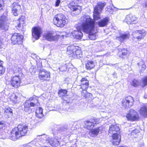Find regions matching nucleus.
Segmentation results:
<instances>
[{
	"mask_svg": "<svg viewBox=\"0 0 147 147\" xmlns=\"http://www.w3.org/2000/svg\"><path fill=\"white\" fill-rule=\"evenodd\" d=\"M43 37L45 40L49 41L57 40L58 36L56 32L53 31L45 32L43 35Z\"/></svg>",
	"mask_w": 147,
	"mask_h": 147,
	"instance_id": "nucleus-6",
	"label": "nucleus"
},
{
	"mask_svg": "<svg viewBox=\"0 0 147 147\" xmlns=\"http://www.w3.org/2000/svg\"><path fill=\"white\" fill-rule=\"evenodd\" d=\"M66 97L65 96H64L63 99H64V101H65L67 103H69L70 102V98H68L67 99H66Z\"/></svg>",
	"mask_w": 147,
	"mask_h": 147,
	"instance_id": "nucleus-50",
	"label": "nucleus"
},
{
	"mask_svg": "<svg viewBox=\"0 0 147 147\" xmlns=\"http://www.w3.org/2000/svg\"><path fill=\"white\" fill-rule=\"evenodd\" d=\"M109 21L108 18L107 17H106L98 21V25L100 27H104L107 25Z\"/></svg>",
	"mask_w": 147,
	"mask_h": 147,
	"instance_id": "nucleus-26",
	"label": "nucleus"
},
{
	"mask_svg": "<svg viewBox=\"0 0 147 147\" xmlns=\"http://www.w3.org/2000/svg\"><path fill=\"white\" fill-rule=\"evenodd\" d=\"M138 65L139 66V68L141 69L142 71L146 69V67L144 62L143 60H142L138 63Z\"/></svg>",
	"mask_w": 147,
	"mask_h": 147,
	"instance_id": "nucleus-37",
	"label": "nucleus"
},
{
	"mask_svg": "<svg viewBox=\"0 0 147 147\" xmlns=\"http://www.w3.org/2000/svg\"><path fill=\"white\" fill-rule=\"evenodd\" d=\"M139 132V130L137 129H134L133 131H132V133L133 134H137V133H138Z\"/></svg>",
	"mask_w": 147,
	"mask_h": 147,
	"instance_id": "nucleus-49",
	"label": "nucleus"
},
{
	"mask_svg": "<svg viewBox=\"0 0 147 147\" xmlns=\"http://www.w3.org/2000/svg\"><path fill=\"white\" fill-rule=\"evenodd\" d=\"M73 2L70 3L69 7L72 11L71 14H74L75 15L79 14L81 11V7L78 5H73Z\"/></svg>",
	"mask_w": 147,
	"mask_h": 147,
	"instance_id": "nucleus-11",
	"label": "nucleus"
},
{
	"mask_svg": "<svg viewBox=\"0 0 147 147\" xmlns=\"http://www.w3.org/2000/svg\"><path fill=\"white\" fill-rule=\"evenodd\" d=\"M95 63L91 60H88L86 63V69L90 70L95 66Z\"/></svg>",
	"mask_w": 147,
	"mask_h": 147,
	"instance_id": "nucleus-29",
	"label": "nucleus"
},
{
	"mask_svg": "<svg viewBox=\"0 0 147 147\" xmlns=\"http://www.w3.org/2000/svg\"><path fill=\"white\" fill-rule=\"evenodd\" d=\"M144 98H147V93L146 94L144 95Z\"/></svg>",
	"mask_w": 147,
	"mask_h": 147,
	"instance_id": "nucleus-53",
	"label": "nucleus"
},
{
	"mask_svg": "<svg viewBox=\"0 0 147 147\" xmlns=\"http://www.w3.org/2000/svg\"><path fill=\"white\" fill-rule=\"evenodd\" d=\"M67 92L66 90H61L59 91V94L61 96H64L66 94Z\"/></svg>",
	"mask_w": 147,
	"mask_h": 147,
	"instance_id": "nucleus-46",
	"label": "nucleus"
},
{
	"mask_svg": "<svg viewBox=\"0 0 147 147\" xmlns=\"http://www.w3.org/2000/svg\"><path fill=\"white\" fill-rule=\"evenodd\" d=\"M30 100L32 101L31 102L35 103V104L38 105L39 104L38 98L35 96H34L33 97H30L29 99Z\"/></svg>",
	"mask_w": 147,
	"mask_h": 147,
	"instance_id": "nucleus-38",
	"label": "nucleus"
},
{
	"mask_svg": "<svg viewBox=\"0 0 147 147\" xmlns=\"http://www.w3.org/2000/svg\"><path fill=\"white\" fill-rule=\"evenodd\" d=\"M60 2V0H56L55 1V6L57 7L59 6Z\"/></svg>",
	"mask_w": 147,
	"mask_h": 147,
	"instance_id": "nucleus-48",
	"label": "nucleus"
},
{
	"mask_svg": "<svg viewBox=\"0 0 147 147\" xmlns=\"http://www.w3.org/2000/svg\"><path fill=\"white\" fill-rule=\"evenodd\" d=\"M20 83L21 79L19 76H16L11 77L10 83L12 86L18 88L20 86Z\"/></svg>",
	"mask_w": 147,
	"mask_h": 147,
	"instance_id": "nucleus-12",
	"label": "nucleus"
},
{
	"mask_svg": "<svg viewBox=\"0 0 147 147\" xmlns=\"http://www.w3.org/2000/svg\"><path fill=\"white\" fill-rule=\"evenodd\" d=\"M134 102V100L133 97L128 96L122 100V106L123 108L128 109L133 106Z\"/></svg>",
	"mask_w": 147,
	"mask_h": 147,
	"instance_id": "nucleus-7",
	"label": "nucleus"
},
{
	"mask_svg": "<svg viewBox=\"0 0 147 147\" xmlns=\"http://www.w3.org/2000/svg\"><path fill=\"white\" fill-rule=\"evenodd\" d=\"M13 71L14 73L16 74V76H22V69L19 67L15 66L13 68Z\"/></svg>",
	"mask_w": 147,
	"mask_h": 147,
	"instance_id": "nucleus-30",
	"label": "nucleus"
},
{
	"mask_svg": "<svg viewBox=\"0 0 147 147\" xmlns=\"http://www.w3.org/2000/svg\"><path fill=\"white\" fill-rule=\"evenodd\" d=\"M100 131V127L92 129L89 133V134L92 137L96 136L98 134Z\"/></svg>",
	"mask_w": 147,
	"mask_h": 147,
	"instance_id": "nucleus-32",
	"label": "nucleus"
},
{
	"mask_svg": "<svg viewBox=\"0 0 147 147\" xmlns=\"http://www.w3.org/2000/svg\"><path fill=\"white\" fill-rule=\"evenodd\" d=\"M67 66L66 65H64L61 66L59 68V69L60 71H66L67 69Z\"/></svg>",
	"mask_w": 147,
	"mask_h": 147,
	"instance_id": "nucleus-45",
	"label": "nucleus"
},
{
	"mask_svg": "<svg viewBox=\"0 0 147 147\" xmlns=\"http://www.w3.org/2000/svg\"><path fill=\"white\" fill-rule=\"evenodd\" d=\"M74 53L72 55V57L75 59H79L82 55L81 51L78 47L75 50Z\"/></svg>",
	"mask_w": 147,
	"mask_h": 147,
	"instance_id": "nucleus-25",
	"label": "nucleus"
},
{
	"mask_svg": "<svg viewBox=\"0 0 147 147\" xmlns=\"http://www.w3.org/2000/svg\"><path fill=\"white\" fill-rule=\"evenodd\" d=\"M98 123L96 119H90L89 120L87 121L85 123V125L86 128L88 129H92L95 126V125Z\"/></svg>",
	"mask_w": 147,
	"mask_h": 147,
	"instance_id": "nucleus-21",
	"label": "nucleus"
},
{
	"mask_svg": "<svg viewBox=\"0 0 147 147\" xmlns=\"http://www.w3.org/2000/svg\"><path fill=\"white\" fill-rule=\"evenodd\" d=\"M6 17L2 16L0 17V28L5 31L7 30L9 26L5 22Z\"/></svg>",
	"mask_w": 147,
	"mask_h": 147,
	"instance_id": "nucleus-19",
	"label": "nucleus"
},
{
	"mask_svg": "<svg viewBox=\"0 0 147 147\" xmlns=\"http://www.w3.org/2000/svg\"><path fill=\"white\" fill-rule=\"evenodd\" d=\"M140 86L144 87L147 85V76L144 77L141 79L140 81Z\"/></svg>",
	"mask_w": 147,
	"mask_h": 147,
	"instance_id": "nucleus-35",
	"label": "nucleus"
},
{
	"mask_svg": "<svg viewBox=\"0 0 147 147\" xmlns=\"http://www.w3.org/2000/svg\"><path fill=\"white\" fill-rule=\"evenodd\" d=\"M21 18H20L19 19V23L18 25L17 28L19 30H22L23 28V24L24 23V21L23 20L22 22H21Z\"/></svg>",
	"mask_w": 147,
	"mask_h": 147,
	"instance_id": "nucleus-40",
	"label": "nucleus"
},
{
	"mask_svg": "<svg viewBox=\"0 0 147 147\" xmlns=\"http://www.w3.org/2000/svg\"><path fill=\"white\" fill-rule=\"evenodd\" d=\"M81 88L82 89H87L89 85V82L86 78H82L80 81Z\"/></svg>",
	"mask_w": 147,
	"mask_h": 147,
	"instance_id": "nucleus-23",
	"label": "nucleus"
},
{
	"mask_svg": "<svg viewBox=\"0 0 147 147\" xmlns=\"http://www.w3.org/2000/svg\"><path fill=\"white\" fill-rule=\"evenodd\" d=\"M81 21L82 22L81 26H76V30H74L71 33L73 36L77 39H81L83 36L81 32L82 30L84 32L90 34L89 38L90 39H95L94 36L91 35L94 30L95 24L94 21L89 16H84L81 17Z\"/></svg>",
	"mask_w": 147,
	"mask_h": 147,
	"instance_id": "nucleus-1",
	"label": "nucleus"
},
{
	"mask_svg": "<svg viewBox=\"0 0 147 147\" xmlns=\"http://www.w3.org/2000/svg\"><path fill=\"white\" fill-rule=\"evenodd\" d=\"M129 34L120 33L119 36H117L116 39L121 42H123L129 38Z\"/></svg>",
	"mask_w": 147,
	"mask_h": 147,
	"instance_id": "nucleus-22",
	"label": "nucleus"
},
{
	"mask_svg": "<svg viewBox=\"0 0 147 147\" xmlns=\"http://www.w3.org/2000/svg\"><path fill=\"white\" fill-rule=\"evenodd\" d=\"M32 35L36 39H38L42 33L41 29L38 27H35L32 28Z\"/></svg>",
	"mask_w": 147,
	"mask_h": 147,
	"instance_id": "nucleus-15",
	"label": "nucleus"
},
{
	"mask_svg": "<svg viewBox=\"0 0 147 147\" xmlns=\"http://www.w3.org/2000/svg\"><path fill=\"white\" fill-rule=\"evenodd\" d=\"M37 138L40 140V142L43 144L49 143L51 146L54 147H58L60 145L59 142L61 138L57 136H56L53 139L51 138L48 135L43 134L38 136Z\"/></svg>",
	"mask_w": 147,
	"mask_h": 147,
	"instance_id": "nucleus-2",
	"label": "nucleus"
},
{
	"mask_svg": "<svg viewBox=\"0 0 147 147\" xmlns=\"http://www.w3.org/2000/svg\"><path fill=\"white\" fill-rule=\"evenodd\" d=\"M139 112L140 114L144 117H147V107L146 105H143L140 108Z\"/></svg>",
	"mask_w": 147,
	"mask_h": 147,
	"instance_id": "nucleus-31",
	"label": "nucleus"
},
{
	"mask_svg": "<svg viewBox=\"0 0 147 147\" xmlns=\"http://www.w3.org/2000/svg\"><path fill=\"white\" fill-rule=\"evenodd\" d=\"M126 117L128 120L135 121L139 118V115L137 112L132 109H131L129 113L126 115Z\"/></svg>",
	"mask_w": 147,
	"mask_h": 147,
	"instance_id": "nucleus-10",
	"label": "nucleus"
},
{
	"mask_svg": "<svg viewBox=\"0 0 147 147\" xmlns=\"http://www.w3.org/2000/svg\"><path fill=\"white\" fill-rule=\"evenodd\" d=\"M137 19L135 16L132 14L127 15L126 17V21L128 24H131L132 22L135 21Z\"/></svg>",
	"mask_w": 147,
	"mask_h": 147,
	"instance_id": "nucleus-24",
	"label": "nucleus"
},
{
	"mask_svg": "<svg viewBox=\"0 0 147 147\" xmlns=\"http://www.w3.org/2000/svg\"><path fill=\"white\" fill-rule=\"evenodd\" d=\"M39 145H40L41 146H42V144H40V143H39Z\"/></svg>",
	"mask_w": 147,
	"mask_h": 147,
	"instance_id": "nucleus-55",
	"label": "nucleus"
},
{
	"mask_svg": "<svg viewBox=\"0 0 147 147\" xmlns=\"http://www.w3.org/2000/svg\"><path fill=\"white\" fill-rule=\"evenodd\" d=\"M21 18V22H22V20H22V19H23V18Z\"/></svg>",
	"mask_w": 147,
	"mask_h": 147,
	"instance_id": "nucleus-56",
	"label": "nucleus"
},
{
	"mask_svg": "<svg viewBox=\"0 0 147 147\" xmlns=\"http://www.w3.org/2000/svg\"><path fill=\"white\" fill-rule=\"evenodd\" d=\"M58 127L59 126H58L57 127L55 128L54 130L53 131V133L54 135H56V134H58L62 133V134H63L64 136H69V132L67 131L66 129L63 128V127H59L58 129Z\"/></svg>",
	"mask_w": 147,
	"mask_h": 147,
	"instance_id": "nucleus-17",
	"label": "nucleus"
},
{
	"mask_svg": "<svg viewBox=\"0 0 147 147\" xmlns=\"http://www.w3.org/2000/svg\"><path fill=\"white\" fill-rule=\"evenodd\" d=\"M68 19L61 13L56 15L53 19L54 24L59 27H63L68 22Z\"/></svg>",
	"mask_w": 147,
	"mask_h": 147,
	"instance_id": "nucleus-4",
	"label": "nucleus"
},
{
	"mask_svg": "<svg viewBox=\"0 0 147 147\" xmlns=\"http://www.w3.org/2000/svg\"><path fill=\"white\" fill-rule=\"evenodd\" d=\"M131 85L134 87H136L139 85H140V81L136 79L133 80L131 82Z\"/></svg>",
	"mask_w": 147,
	"mask_h": 147,
	"instance_id": "nucleus-39",
	"label": "nucleus"
},
{
	"mask_svg": "<svg viewBox=\"0 0 147 147\" xmlns=\"http://www.w3.org/2000/svg\"><path fill=\"white\" fill-rule=\"evenodd\" d=\"M3 4H2L0 3V10L3 9V8H2L3 6Z\"/></svg>",
	"mask_w": 147,
	"mask_h": 147,
	"instance_id": "nucleus-52",
	"label": "nucleus"
},
{
	"mask_svg": "<svg viewBox=\"0 0 147 147\" xmlns=\"http://www.w3.org/2000/svg\"><path fill=\"white\" fill-rule=\"evenodd\" d=\"M24 36L19 33H15L13 34L11 37V43L13 45L16 44H22Z\"/></svg>",
	"mask_w": 147,
	"mask_h": 147,
	"instance_id": "nucleus-8",
	"label": "nucleus"
},
{
	"mask_svg": "<svg viewBox=\"0 0 147 147\" xmlns=\"http://www.w3.org/2000/svg\"><path fill=\"white\" fill-rule=\"evenodd\" d=\"M16 128L21 136L25 135L27 133L28 128L27 125L24 124H19Z\"/></svg>",
	"mask_w": 147,
	"mask_h": 147,
	"instance_id": "nucleus-14",
	"label": "nucleus"
},
{
	"mask_svg": "<svg viewBox=\"0 0 147 147\" xmlns=\"http://www.w3.org/2000/svg\"><path fill=\"white\" fill-rule=\"evenodd\" d=\"M50 73L49 72L42 69L40 71L39 74V78L42 81H48L50 80Z\"/></svg>",
	"mask_w": 147,
	"mask_h": 147,
	"instance_id": "nucleus-9",
	"label": "nucleus"
},
{
	"mask_svg": "<svg viewBox=\"0 0 147 147\" xmlns=\"http://www.w3.org/2000/svg\"><path fill=\"white\" fill-rule=\"evenodd\" d=\"M109 134H113V140L112 142L113 144L118 145L120 143L121 137L120 135V128L117 125H112L109 128Z\"/></svg>",
	"mask_w": 147,
	"mask_h": 147,
	"instance_id": "nucleus-3",
	"label": "nucleus"
},
{
	"mask_svg": "<svg viewBox=\"0 0 147 147\" xmlns=\"http://www.w3.org/2000/svg\"><path fill=\"white\" fill-rule=\"evenodd\" d=\"M29 104V106L31 107H34L35 105H36L35 104V103H33V102H30V103Z\"/></svg>",
	"mask_w": 147,
	"mask_h": 147,
	"instance_id": "nucleus-51",
	"label": "nucleus"
},
{
	"mask_svg": "<svg viewBox=\"0 0 147 147\" xmlns=\"http://www.w3.org/2000/svg\"><path fill=\"white\" fill-rule=\"evenodd\" d=\"M43 109L42 108L39 107L36 109V117L38 118H41L43 116Z\"/></svg>",
	"mask_w": 147,
	"mask_h": 147,
	"instance_id": "nucleus-33",
	"label": "nucleus"
},
{
	"mask_svg": "<svg viewBox=\"0 0 147 147\" xmlns=\"http://www.w3.org/2000/svg\"><path fill=\"white\" fill-rule=\"evenodd\" d=\"M118 50L119 52L121 51L122 52V56L126 55H127L129 54V53L126 49L124 48H123L122 49H118ZM128 53H129V52Z\"/></svg>",
	"mask_w": 147,
	"mask_h": 147,
	"instance_id": "nucleus-42",
	"label": "nucleus"
},
{
	"mask_svg": "<svg viewBox=\"0 0 147 147\" xmlns=\"http://www.w3.org/2000/svg\"><path fill=\"white\" fill-rule=\"evenodd\" d=\"M144 2L142 3V5L144 8H147V0H144Z\"/></svg>",
	"mask_w": 147,
	"mask_h": 147,
	"instance_id": "nucleus-47",
	"label": "nucleus"
},
{
	"mask_svg": "<svg viewBox=\"0 0 147 147\" xmlns=\"http://www.w3.org/2000/svg\"><path fill=\"white\" fill-rule=\"evenodd\" d=\"M61 36H64L63 35H61Z\"/></svg>",
	"mask_w": 147,
	"mask_h": 147,
	"instance_id": "nucleus-57",
	"label": "nucleus"
},
{
	"mask_svg": "<svg viewBox=\"0 0 147 147\" xmlns=\"http://www.w3.org/2000/svg\"><path fill=\"white\" fill-rule=\"evenodd\" d=\"M119 147H128L126 146H119Z\"/></svg>",
	"mask_w": 147,
	"mask_h": 147,
	"instance_id": "nucleus-54",
	"label": "nucleus"
},
{
	"mask_svg": "<svg viewBox=\"0 0 147 147\" xmlns=\"http://www.w3.org/2000/svg\"><path fill=\"white\" fill-rule=\"evenodd\" d=\"M3 63V62L0 60V75H3L5 71V69L2 65Z\"/></svg>",
	"mask_w": 147,
	"mask_h": 147,
	"instance_id": "nucleus-41",
	"label": "nucleus"
},
{
	"mask_svg": "<svg viewBox=\"0 0 147 147\" xmlns=\"http://www.w3.org/2000/svg\"><path fill=\"white\" fill-rule=\"evenodd\" d=\"M78 48V46L71 45L68 46L67 48V53L72 57V55L74 53L75 50Z\"/></svg>",
	"mask_w": 147,
	"mask_h": 147,
	"instance_id": "nucleus-28",
	"label": "nucleus"
},
{
	"mask_svg": "<svg viewBox=\"0 0 147 147\" xmlns=\"http://www.w3.org/2000/svg\"><path fill=\"white\" fill-rule=\"evenodd\" d=\"M108 1L110 5L109 6H107V11L111 13L113 10L114 7H113V5L112 3L111 0H108Z\"/></svg>",
	"mask_w": 147,
	"mask_h": 147,
	"instance_id": "nucleus-36",
	"label": "nucleus"
},
{
	"mask_svg": "<svg viewBox=\"0 0 147 147\" xmlns=\"http://www.w3.org/2000/svg\"><path fill=\"white\" fill-rule=\"evenodd\" d=\"M106 5L105 2H99L97 3L96 6L94 7L93 20L95 22V20H98L100 19V13Z\"/></svg>",
	"mask_w": 147,
	"mask_h": 147,
	"instance_id": "nucleus-5",
	"label": "nucleus"
},
{
	"mask_svg": "<svg viewBox=\"0 0 147 147\" xmlns=\"http://www.w3.org/2000/svg\"><path fill=\"white\" fill-rule=\"evenodd\" d=\"M13 111L12 109L9 107L5 108L4 115L6 118H9L12 115Z\"/></svg>",
	"mask_w": 147,
	"mask_h": 147,
	"instance_id": "nucleus-27",
	"label": "nucleus"
},
{
	"mask_svg": "<svg viewBox=\"0 0 147 147\" xmlns=\"http://www.w3.org/2000/svg\"><path fill=\"white\" fill-rule=\"evenodd\" d=\"M9 98L11 101L14 105L19 103L21 100V98L18 95L14 93H12L10 95Z\"/></svg>",
	"mask_w": 147,
	"mask_h": 147,
	"instance_id": "nucleus-20",
	"label": "nucleus"
},
{
	"mask_svg": "<svg viewBox=\"0 0 147 147\" xmlns=\"http://www.w3.org/2000/svg\"><path fill=\"white\" fill-rule=\"evenodd\" d=\"M146 34L145 31L142 30L135 31L133 33L132 35L138 40H140L144 38Z\"/></svg>",
	"mask_w": 147,
	"mask_h": 147,
	"instance_id": "nucleus-16",
	"label": "nucleus"
},
{
	"mask_svg": "<svg viewBox=\"0 0 147 147\" xmlns=\"http://www.w3.org/2000/svg\"><path fill=\"white\" fill-rule=\"evenodd\" d=\"M86 90V89H82V91L81 92L82 96L86 98L88 97V95L89 96V95L90 94L87 92Z\"/></svg>",
	"mask_w": 147,
	"mask_h": 147,
	"instance_id": "nucleus-43",
	"label": "nucleus"
},
{
	"mask_svg": "<svg viewBox=\"0 0 147 147\" xmlns=\"http://www.w3.org/2000/svg\"><path fill=\"white\" fill-rule=\"evenodd\" d=\"M21 136L16 127L13 128L9 136L10 139L13 141L18 140Z\"/></svg>",
	"mask_w": 147,
	"mask_h": 147,
	"instance_id": "nucleus-13",
	"label": "nucleus"
},
{
	"mask_svg": "<svg viewBox=\"0 0 147 147\" xmlns=\"http://www.w3.org/2000/svg\"><path fill=\"white\" fill-rule=\"evenodd\" d=\"M24 105L23 109L24 111L29 114L31 113L32 112V109L29 106V103L28 102H26L24 104Z\"/></svg>",
	"mask_w": 147,
	"mask_h": 147,
	"instance_id": "nucleus-34",
	"label": "nucleus"
},
{
	"mask_svg": "<svg viewBox=\"0 0 147 147\" xmlns=\"http://www.w3.org/2000/svg\"><path fill=\"white\" fill-rule=\"evenodd\" d=\"M21 9L20 5L18 2H14L12 6V11L15 16H17Z\"/></svg>",
	"mask_w": 147,
	"mask_h": 147,
	"instance_id": "nucleus-18",
	"label": "nucleus"
},
{
	"mask_svg": "<svg viewBox=\"0 0 147 147\" xmlns=\"http://www.w3.org/2000/svg\"><path fill=\"white\" fill-rule=\"evenodd\" d=\"M6 126V123L5 122L3 121H0V130L1 129H5Z\"/></svg>",
	"mask_w": 147,
	"mask_h": 147,
	"instance_id": "nucleus-44",
	"label": "nucleus"
}]
</instances>
